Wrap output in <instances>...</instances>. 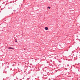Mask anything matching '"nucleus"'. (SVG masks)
Segmentation results:
<instances>
[{
	"mask_svg": "<svg viewBox=\"0 0 80 80\" xmlns=\"http://www.w3.org/2000/svg\"><path fill=\"white\" fill-rule=\"evenodd\" d=\"M8 48L9 49H10V50H14V48H12L11 47H9Z\"/></svg>",
	"mask_w": 80,
	"mask_h": 80,
	"instance_id": "obj_1",
	"label": "nucleus"
},
{
	"mask_svg": "<svg viewBox=\"0 0 80 80\" xmlns=\"http://www.w3.org/2000/svg\"><path fill=\"white\" fill-rule=\"evenodd\" d=\"M45 29L46 30H48V28L47 27H46L45 28Z\"/></svg>",
	"mask_w": 80,
	"mask_h": 80,
	"instance_id": "obj_2",
	"label": "nucleus"
},
{
	"mask_svg": "<svg viewBox=\"0 0 80 80\" xmlns=\"http://www.w3.org/2000/svg\"><path fill=\"white\" fill-rule=\"evenodd\" d=\"M50 8H51L50 7H48V8H49V9H50Z\"/></svg>",
	"mask_w": 80,
	"mask_h": 80,
	"instance_id": "obj_3",
	"label": "nucleus"
},
{
	"mask_svg": "<svg viewBox=\"0 0 80 80\" xmlns=\"http://www.w3.org/2000/svg\"><path fill=\"white\" fill-rule=\"evenodd\" d=\"M15 42H17V40L15 41Z\"/></svg>",
	"mask_w": 80,
	"mask_h": 80,
	"instance_id": "obj_4",
	"label": "nucleus"
}]
</instances>
